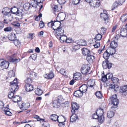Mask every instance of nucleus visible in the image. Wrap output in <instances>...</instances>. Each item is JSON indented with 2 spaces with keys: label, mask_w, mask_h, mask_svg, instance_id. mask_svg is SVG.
I'll list each match as a JSON object with an SVG mask.
<instances>
[{
  "label": "nucleus",
  "mask_w": 127,
  "mask_h": 127,
  "mask_svg": "<svg viewBox=\"0 0 127 127\" xmlns=\"http://www.w3.org/2000/svg\"><path fill=\"white\" fill-rule=\"evenodd\" d=\"M89 66V64L83 65L81 70L82 73L86 75L90 74V73L89 72L90 68Z\"/></svg>",
  "instance_id": "1"
},
{
  "label": "nucleus",
  "mask_w": 127,
  "mask_h": 127,
  "mask_svg": "<svg viewBox=\"0 0 127 127\" xmlns=\"http://www.w3.org/2000/svg\"><path fill=\"white\" fill-rule=\"evenodd\" d=\"M117 95L116 94L113 95L110 97L112 103L114 105H117L119 103V101L117 98Z\"/></svg>",
  "instance_id": "2"
},
{
  "label": "nucleus",
  "mask_w": 127,
  "mask_h": 127,
  "mask_svg": "<svg viewBox=\"0 0 127 127\" xmlns=\"http://www.w3.org/2000/svg\"><path fill=\"white\" fill-rule=\"evenodd\" d=\"M112 63L109 62L108 60H105L103 62L102 65L103 68L110 69L112 67Z\"/></svg>",
  "instance_id": "3"
},
{
  "label": "nucleus",
  "mask_w": 127,
  "mask_h": 127,
  "mask_svg": "<svg viewBox=\"0 0 127 127\" xmlns=\"http://www.w3.org/2000/svg\"><path fill=\"white\" fill-rule=\"evenodd\" d=\"M12 8H11L10 10L9 8L7 7H5L3 9L2 11V13L4 15L7 16L9 15L8 17L11 16L10 13L11 12L12 13L13 12L12 11Z\"/></svg>",
  "instance_id": "4"
},
{
  "label": "nucleus",
  "mask_w": 127,
  "mask_h": 127,
  "mask_svg": "<svg viewBox=\"0 0 127 127\" xmlns=\"http://www.w3.org/2000/svg\"><path fill=\"white\" fill-rule=\"evenodd\" d=\"M79 108V106L76 103L74 102L73 103H72L71 107L72 113H75L76 111V110H77Z\"/></svg>",
  "instance_id": "5"
},
{
  "label": "nucleus",
  "mask_w": 127,
  "mask_h": 127,
  "mask_svg": "<svg viewBox=\"0 0 127 127\" xmlns=\"http://www.w3.org/2000/svg\"><path fill=\"white\" fill-rule=\"evenodd\" d=\"M125 26H122L120 30V34L123 37H126L127 36V29L125 28Z\"/></svg>",
  "instance_id": "6"
},
{
  "label": "nucleus",
  "mask_w": 127,
  "mask_h": 127,
  "mask_svg": "<svg viewBox=\"0 0 127 127\" xmlns=\"http://www.w3.org/2000/svg\"><path fill=\"white\" fill-rule=\"evenodd\" d=\"M127 91V85H125L123 86L120 87V92L121 94L123 96H126L127 95L126 92Z\"/></svg>",
  "instance_id": "7"
},
{
  "label": "nucleus",
  "mask_w": 127,
  "mask_h": 127,
  "mask_svg": "<svg viewBox=\"0 0 127 127\" xmlns=\"http://www.w3.org/2000/svg\"><path fill=\"white\" fill-rule=\"evenodd\" d=\"M14 9L16 10V12H12L13 14H16V15H17L19 16H21V18L22 17L23 13H22V12L23 11L22 9H18L16 7H14Z\"/></svg>",
  "instance_id": "8"
},
{
  "label": "nucleus",
  "mask_w": 127,
  "mask_h": 127,
  "mask_svg": "<svg viewBox=\"0 0 127 127\" xmlns=\"http://www.w3.org/2000/svg\"><path fill=\"white\" fill-rule=\"evenodd\" d=\"M95 59V56L91 55V54L87 56L86 58V60L89 64L92 63L94 62Z\"/></svg>",
  "instance_id": "9"
},
{
  "label": "nucleus",
  "mask_w": 127,
  "mask_h": 127,
  "mask_svg": "<svg viewBox=\"0 0 127 127\" xmlns=\"http://www.w3.org/2000/svg\"><path fill=\"white\" fill-rule=\"evenodd\" d=\"M25 88L26 91L27 92L32 91L33 89V86L29 83H27L25 85Z\"/></svg>",
  "instance_id": "10"
},
{
  "label": "nucleus",
  "mask_w": 127,
  "mask_h": 127,
  "mask_svg": "<svg viewBox=\"0 0 127 127\" xmlns=\"http://www.w3.org/2000/svg\"><path fill=\"white\" fill-rule=\"evenodd\" d=\"M57 29H58L56 32L57 36H59L63 35L64 32V31L63 28L62 27H60L59 28H57Z\"/></svg>",
  "instance_id": "11"
},
{
  "label": "nucleus",
  "mask_w": 127,
  "mask_h": 127,
  "mask_svg": "<svg viewBox=\"0 0 127 127\" xmlns=\"http://www.w3.org/2000/svg\"><path fill=\"white\" fill-rule=\"evenodd\" d=\"M66 16V14L65 13L61 12L58 14L57 18L58 17H59L60 19V21L61 22L63 21L64 20Z\"/></svg>",
  "instance_id": "12"
},
{
  "label": "nucleus",
  "mask_w": 127,
  "mask_h": 127,
  "mask_svg": "<svg viewBox=\"0 0 127 127\" xmlns=\"http://www.w3.org/2000/svg\"><path fill=\"white\" fill-rule=\"evenodd\" d=\"M83 94V93L79 90V89L75 91L73 93L74 96L78 97H81Z\"/></svg>",
  "instance_id": "13"
},
{
  "label": "nucleus",
  "mask_w": 127,
  "mask_h": 127,
  "mask_svg": "<svg viewBox=\"0 0 127 127\" xmlns=\"http://www.w3.org/2000/svg\"><path fill=\"white\" fill-rule=\"evenodd\" d=\"M77 44L80 46H86L87 45V42L85 40L83 39H80L76 41Z\"/></svg>",
  "instance_id": "14"
},
{
  "label": "nucleus",
  "mask_w": 127,
  "mask_h": 127,
  "mask_svg": "<svg viewBox=\"0 0 127 127\" xmlns=\"http://www.w3.org/2000/svg\"><path fill=\"white\" fill-rule=\"evenodd\" d=\"M88 86L86 84H83L79 88V90L83 93L86 92Z\"/></svg>",
  "instance_id": "15"
},
{
  "label": "nucleus",
  "mask_w": 127,
  "mask_h": 127,
  "mask_svg": "<svg viewBox=\"0 0 127 127\" xmlns=\"http://www.w3.org/2000/svg\"><path fill=\"white\" fill-rule=\"evenodd\" d=\"M72 114V115L70 118V121L71 122H75L76 120L77 119H78V116L75 113Z\"/></svg>",
  "instance_id": "16"
},
{
  "label": "nucleus",
  "mask_w": 127,
  "mask_h": 127,
  "mask_svg": "<svg viewBox=\"0 0 127 127\" xmlns=\"http://www.w3.org/2000/svg\"><path fill=\"white\" fill-rule=\"evenodd\" d=\"M60 40L61 42H64V41L67 43H69L70 42L67 41V38L66 35H63L60 36Z\"/></svg>",
  "instance_id": "17"
},
{
  "label": "nucleus",
  "mask_w": 127,
  "mask_h": 127,
  "mask_svg": "<svg viewBox=\"0 0 127 127\" xmlns=\"http://www.w3.org/2000/svg\"><path fill=\"white\" fill-rule=\"evenodd\" d=\"M82 52L83 55L85 56H88L91 54L90 50L86 48H83L82 50Z\"/></svg>",
  "instance_id": "18"
},
{
  "label": "nucleus",
  "mask_w": 127,
  "mask_h": 127,
  "mask_svg": "<svg viewBox=\"0 0 127 127\" xmlns=\"http://www.w3.org/2000/svg\"><path fill=\"white\" fill-rule=\"evenodd\" d=\"M50 118L51 120L55 122H58L59 121V116L56 114L51 115L50 116Z\"/></svg>",
  "instance_id": "19"
},
{
  "label": "nucleus",
  "mask_w": 127,
  "mask_h": 127,
  "mask_svg": "<svg viewBox=\"0 0 127 127\" xmlns=\"http://www.w3.org/2000/svg\"><path fill=\"white\" fill-rule=\"evenodd\" d=\"M16 38V34L14 33H12L8 35V39L10 40L14 41Z\"/></svg>",
  "instance_id": "20"
},
{
  "label": "nucleus",
  "mask_w": 127,
  "mask_h": 127,
  "mask_svg": "<svg viewBox=\"0 0 127 127\" xmlns=\"http://www.w3.org/2000/svg\"><path fill=\"white\" fill-rule=\"evenodd\" d=\"M20 60V59H14L13 58V56L10 57L9 59V61L11 62H14L15 64L19 62Z\"/></svg>",
  "instance_id": "21"
},
{
  "label": "nucleus",
  "mask_w": 127,
  "mask_h": 127,
  "mask_svg": "<svg viewBox=\"0 0 127 127\" xmlns=\"http://www.w3.org/2000/svg\"><path fill=\"white\" fill-rule=\"evenodd\" d=\"M110 55L108 53V51L107 50H106L103 54V57L106 60H108L109 57Z\"/></svg>",
  "instance_id": "22"
},
{
  "label": "nucleus",
  "mask_w": 127,
  "mask_h": 127,
  "mask_svg": "<svg viewBox=\"0 0 127 127\" xmlns=\"http://www.w3.org/2000/svg\"><path fill=\"white\" fill-rule=\"evenodd\" d=\"M53 107L54 108H57L60 106V103L57 101V100H54L53 102Z\"/></svg>",
  "instance_id": "23"
},
{
  "label": "nucleus",
  "mask_w": 127,
  "mask_h": 127,
  "mask_svg": "<svg viewBox=\"0 0 127 127\" xmlns=\"http://www.w3.org/2000/svg\"><path fill=\"white\" fill-rule=\"evenodd\" d=\"M81 74L80 73H75L73 75V78L75 80H79L81 78Z\"/></svg>",
  "instance_id": "24"
},
{
  "label": "nucleus",
  "mask_w": 127,
  "mask_h": 127,
  "mask_svg": "<svg viewBox=\"0 0 127 127\" xmlns=\"http://www.w3.org/2000/svg\"><path fill=\"white\" fill-rule=\"evenodd\" d=\"M3 65H2L1 67L3 69H7L9 65V63L7 61H4Z\"/></svg>",
  "instance_id": "25"
},
{
  "label": "nucleus",
  "mask_w": 127,
  "mask_h": 127,
  "mask_svg": "<svg viewBox=\"0 0 127 127\" xmlns=\"http://www.w3.org/2000/svg\"><path fill=\"white\" fill-rule=\"evenodd\" d=\"M59 120L60 121L59 122H64L66 120V118L64 116L62 115H61L59 116Z\"/></svg>",
  "instance_id": "26"
},
{
  "label": "nucleus",
  "mask_w": 127,
  "mask_h": 127,
  "mask_svg": "<svg viewBox=\"0 0 127 127\" xmlns=\"http://www.w3.org/2000/svg\"><path fill=\"white\" fill-rule=\"evenodd\" d=\"M95 113L99 117L100 116L103 115V110L101 108H99V109H97Z\"/></svg>",
  "instance_id": "27"
},
{
  "label": "nucleus",
  "mask_w": 127,
  "mask_h": 127,
  "mask_svg": "<svg viewBox=\"0 0 127 127\" xmlns=\"http://www.w3.org/2000/svg\"><path fill=\"white\" fill-rule=\"evenodd\" d=\"M108 53L110 55H113L115 53L116 51L115 49H114L112 48H111V49H108L107 50Z\"/></svg>",
  "instance_id": "28"
},
{
  "label": "nucleus",
  "mask_w": 127,
  "mask_h": 127,
  "mask_svg": "<svg viewBox=\"0 0 127 127\" xmlns=\"http://www.w3.org/2000/svg\"><path fill=\"white\" fill-rule=\"evenodd\" d=\"M110 45L111 48L115 49L117 47L118 45L117 43L113 40L111 41Z\"/></svg>",
  "instance_id": "29"
},
{
  "label": "nucleus",
  "mask_w": 127,
  "mask_h": 127,
  "mask_svg": "<svg viewBox=\"0 0 127 127\" xmlns=\"http://www.w3.org/2000/svg\"><path fill=\"white\" fill-rule=\"evenodd\" d=\"M11 86V88L10 89V91L11 90L12 91L15 92L17 90V89L18 87V85H14L12 84H10Z\"/></svg>",
  "instance_id": "30"
},
{
  "label": "nucleus",
  "mask_w": 127,
  "mask_h": 127,
  "mask_svg": "<svg viewBox=\"0 0 127 127\" xmlns=\"http://www.w3.org/2000/svg\"><path fill=\"white\" fill-rule=\"evenodd\" d=\"M95 83V81L93 80V81L89 80L87 82V86L88 87H92Z\"/></svg>",
  "instance_id": "31"
},
{
  "label": "nucleus",
  "mask_w": 127,
  "mask_h": 127,
  "mask_svg": "<svg viewBox=\"0 0 127 127\" xmlns=\"http://www.w3.org/2000/svg\"><path fill=\"white\" fill-rule=\"evenodd\" d=\"M15 68L14 67L12 70L10 71L8 73V75L10 77H13L15 76Z\"/></svg>",
  "instance_id": "32"
},
{
  "label": "nucleus",
  "mask_w": 127,
  "mask_h": 127,
  "mask_svg": "<svg viewBox=\"0 0 127 127\" xmlns=\"http://www.w3.org/2000/svg\"><path fill=\"white\" fill-rule=\"evenodd\" d=\"M127 14H125L122 15L120 18V20L122 22H125L127 19Z\"/></svg>",
  "instance_id": "33"
},
{
  "label": "nucleus",
  "mask_w": 127,
  "mask_h": 127,
  "mask_svg": "<svg viewBox=\"0 0 127 127\" xmlns=\"http://www.w3.org/2000/svg\"><path fill=\"white\" fill-rule=\"evenodd\" d=\"M100 17L103 20L109 18L107 14L105 13H101Z\"/></svg>",
  "instance_id": "34"
},
{
  "label": "nucleus",
  "mask_w": 127,
  "mask_h": 127,
  "mask_svg": "<svg viewBox=\"0 0 127 127\" xmlns=\"http://www.w3.org/2000/svg\"><path fill=\"white\" fill-rule=\"evenodd\" d=\"M36 3L34 4H33L32 5V7H36L37 5H38V4L40 3H42L44 0H36Z\"/></svg>",
  "instance_id": "35"
},
{
  "label": "nucleus",
  "mask_w": 127,
  "mask_h": 127,
  "mask_svg": "<svg viewBox=\"0 0 127 127\" xmlns=\"http://www.w3.org/2000/svg\"><path fill=\"white\" fill-rule=\"evenodd\" d=\"M30 7V4L28 3H25L23 5V7L26 10L29 9Z\"/></svg>",
  "instance_id": "36"
},
{
  "label": "nucleus",
  "mask_w": 127,
  "mask_h": 127,
  "mask_svg": "<svg viewBox=\"0 0 127 127\" xmlns=\"http://www.w3.org/2000/svg\"><path fill=\"white\" fill-rule=\"evenodd\" d=\"M114 114V112L113 111H110L108 112L107 116L109 118H111L113 116Z\"/></svg>",
  "instance_id": "37"
},
{
  "label": "nucleus",
  "mask_w": 127,
  "mask_h": 127,
  "mask_svg": "<svg viewBox=\"0 0 127 127\" xmlns=\"http://www.w3.org/2000/svg\"><path fill=\"white\" fill-rule=\"evenodd\" d=\"M56 21L55 20L54 21V24H55L56 23V25H54V26L55 27H57V26H58V27H59V28L60 27V26L61 25V21H58L57 20V18H56Z\"/></svg>",
  "instance_id": "38"
},
{
  "label": "nucleus",
  "mask_w": 127,
  "mask_h": 127,
  "mask_svg": "<svg viewBox=\"0 0 127 127\" xmlns=\"http://www.w3.org/2000/svg\"><path fill=\"white\" fill-rule=\"evenodd\" d=\"M111 80L114 84H115V85L118 83L119 79L117 78L114 77L111 78Z\"/></svg>",
  "instance_id": "39"
},
{
  "label": "nucleus",
  "mask_w": 127,
  "mask_h": 127,
  "mask_svg": "<svg viewBox=\"0 0 127 127\" xmlns=\"http://www.w3.org/2000/svg\"><path fill=\"white\" fill-rule=\"evenodd\" d=\"M42 91L40 89H37L35 91V93L36 95L40 96L42 93Z\"/></svg>",
  "instance_id": "40"
},
{
  "label": "nucleus",
  "mask_w": 127,
  "mask_h": 127,
  "mask_svg": "<svg viewBox=\"0 0 127 127\" xmlns=\"http://www.w3.org/2000/svg\"><path fill=\"white\" fill-rule=\"evenodd\" d=\"M95 95L96 97L99 98H102V95L101 92L100 91H98L95 93Z\"/></svg>",
  "instance_id": "41"
},
{
  "label": "nucleus",
  "mask_w": 127,
  "mask_h": 127,
  "mask_svg": "<svg viewBox=\"0 0 127 127\" xmlns=\"http://www.w3.org/2000/svg\"><path fill=\"white\" fill-rule=\"evenodd\" d=\"M34 118L37 119V121H40V122H43L45 120L44 119H42L40 118L39 116L37 115H35L33 117Z\"/></svg>",
  "instance_id": "42"
},
{
  "label": "nucleus",
  "mask_w": 127,
  "mask_h": 127,
  "mask_svg": "<svg viewBox=\"0 0 127 127\" xmlns=\"http://www.w3.org/2000/svg\"><path fill=\"white\" fill-rule=\"evenodd\" d=\"M118 5V3L117 2V1H115L113 3L112 6L111 10H114L115 8H117Z\"/></svg>",
  "instance_id": "43"
},
{
  "label": "nucleus",
  "mask_w": 127,
  "mask_h": 127,
  "mask_svg": "<svg viewBox=\"0 0 127 127\" xmlns=\"http://www.w3.org/2000/svg\"><path fill=\"white\" fill-rule=\"evenodd\" d=\"M14 92H13L11 90V91L9 93L8 96V97L9 98L11 99L13 97L14 95Z\"/></svg>",
  "instance_id": "44"
},
{
  "label": "nucleus",
  "mask_w": 127,
  "mask_h": 127,
  "mask_svg": "<svg viewBox=\"0 0 127 127\" xmlns=\"http://www.w3.org/2000/svg\"><path fill=\"white\" fill-rule=\"evenodd\" d=\"M102 37V35L99 33L97 34L95 36V39L96 40H100Z\"/></svg>",
  "instance_id": "45"
},
{
  "label": "nucleus",
  "mask_w": 127,
  "mask_h": 127,
  "mask_svg": "<svg viewBox=\"0 0 127 127\" xmlns=\"http://www.w3.org/2000/svg\"><path fill=\"white\" fill-rule=\"evenodd\" d=\"M109 87L112 89H114V90L116 91L117 88H119V86H115V84H109Z\"/></svg>",
  "instance_id": "46"
},
{
  "label": "nucleus",
  "mask_w": 127,
  "mask_h": 127,
  "mask_svg": "<svg viewBox=\"0 0 127 127\" xmlns=\"http://www.w3.org/2000/svg\"><path fill=\"white\" fill-rule=\"evenodd\" d=\"M80 48V46L79 45L77 44V45H75L72 47V51H75L78 50Z\"/></svg>",
  "instance_id": "47"
},
{
  "label": "nucleus",
  "mask_w": 127,
  "mask_h": 127,
  "mask_svg": "<svg viewBox=\"0 0 127 127\" xmlns=\"http://www.w3.org/2000/svg\"><path fill=\"white\" fill-rule=\"evenodd\" d=\"M63 89L65 92L68 93H69L71 90V88H68L66 87L63 88Z\"/></svg>",
  "instance_id": "48"
},
{
  "label": "nucleus",
  "mask_w": 127,
  "mask_h": 127,
  "mask_svg": "<svg viewBox=\"0 0 127 127\" xmlns=\"http://www.w3.org/2000/svg\"><path fill=\"white\" fill-rule=\"evenodd\" d=\"M13 98H16L17 100V103H18L20 102L22 99V97L21 96H19L18 95H15L13 96Z\"/></svg>",
  "instance_id": "49"
},
{
  "label": "nucleus",
  "mask_w": 127,
  "mask_h": 127,
  "mask_svg": "<svg viewBox=\"0 0 127 127\" xmlns=\"http://www.w3.org/2000/svg\"><path fill=\"white\" fill-rule=\"evenodd\" d=\"M49 79H50L52 78L54 76V74L53 72L51 71L49 74H48Z\"/></svg>",
  "instance_id": "50"
},
{
  "label": "nucleus",
  "mask_w": 127,
  "mask_h": 127,
  "mask_svg": "<svg viewBox=\"0 0 127 127\" xmlns=\"http://www.w3.org/2000/svg\"><path fill=\"white\" fill-rule=\"evenodd\" d=\"M103 115L100 116L97 119L98 121L100 123H102L103 122Z\"/></svg>",
  "instance_id": "51"
},
{
  "label": "nucleus",
  "mask_w": 127,
  "mask_h": 127,
  "mask_svg": "<svg viewBox=\"0 0 127 127\" xmlns=\"http://www.w3.org/2000/svg\"><path fill=\"white\" fill-rule=\"evenodd\" d=\"M18 83L17 79V78H15L13 82H10V84H13L14 85H18Z\"/></svg>",
  "instance_id": "52"
},
{
  "label": "nucleus",
  "mask_w": 127,
  "mask_h": 127,
  "mask_svg": "<svg viewBox=\"0 0 127 127\" xmlns=\"http://www.w3.org/2000/svg\"><path fill=\"white\" fill-rule=\"evenodd\" d=\"M4 23L7 24V22H1L0 21V30L2 29L4 27Z\"/></svg>",
  "instance_id": "53"
},
{
  "label": "nucleus",
  "mask_w": 127,
  "mask_h": 127,
  "mask_svg": "<svg viewBox=\"0 0 127 127\" xmlns=\"http://www.w3.org/2000/svg\"><path fill=\"white\" fill-rule=\"evenodd\" d=\"M64 100L63 97L62 95L59 96L57 97V101H58L60 103L62 101Z\"/></svg>",
  "instance_id": "54"
},
{
  "label": "nucleus",
  "mask_w": 127,
  "mask_h": 127,
  "mask_svg": "<svg viewBox=\"0 0 127 127\" xmlns=\"http://www.w3.org/2000/svg\"><path fill=\"white\" fill-rule=\"evenodd\" d=\"M108 79L107 78L106 75H104L102 77L101 80L103 82H105Z\"/></svg>",
  "instance_id": "55"
},
{
  "label": "nucleus",
  "mask_w": 127,
  "mask_h": 127,
  "mask_svg": "<svg viewBox=\"0 0 127 127\" xmlns=\"http://www.w3.org/2000/svg\"><path fill=\"white\" fill-rule=\"evenodd\" d=\"M104 24L106 25H107V26L109 25L110 24V22H109V17L107 19L104 20Z\"/></svg>",
  "instance_id": "56"
},
{
  "label": "nucleus",
  "mask_w": 127,
  "mask_h": 127,
  "mask_svg": "<svg viewBox=\"0 0 127 127\" xmlns=\"http://www.w3.org/2000/svg\"><path fill=\"white\" fill-rule=\"evenodd\" d=\"M28 76L33 80L35 78L36 75H35L34 74L33 75V73H32V74H29Z\"/></svg>",
  "instance_id": "57"
},
{
  "label": "nucleus",
  "mask_w": 127,
  "mask_h": 127,
  "mask_svg": "<svg viewBox=\"0 0 127 127\" xmlns=\"http://www.w3.org/2000/svg\"><path fill=\"white\" fill-rule=\"evenodd\" d=\"M117 105H113L111 106V111H113V112L116 111L117 109Z\"/></svg>",
  "instance_id": "58"
},
{
  "label": "nucleus",
  "mask_w": 127,
  "mask_h": 127,
  "mask_svg": "<svg viewBox=\"0 0 127 127\" xmlns=\"http://www.w3.org/2000/svg\"><path fill=\"white\" fill-rule=\"evenodd\" d=\"M69 101H65L64 103H62V104H63V106L64 107H67L69 106Z\"/></svg>",
  "instance_id": "59"
},
{
  "label": "nucleus",
  "mask_w": 127,
  "mask_h": 127,
  "mask_svg": "<svg viewBox=\"0 0 127 127\" xmlns=\"http://www.w3.org/2000/svg\"><path fill=\"white\" fill-rule=\"evenodd\" d=\"M53 22L52 20L51 22L48 23L47 24L48 26L49 27H52V26H54V25H56L57 24L56 23L54 24L53 23Z\"/></svg>",
  "instance_id": "60"
},
{
  "label": "nucleus",
  "mask_w": 127,
  "mask_h": 127,
  "mask_svg": "<svg viewBox=\"0 0 127 127\" xmlns=\"http://www.w3.org/2000/svg\"><path fill=\"white\" fill-rule=\"evenodd\" d=\"M32 80H33L32 79L28 76L26 80H25V82L27 83H32Z\"/></svg>",
  "instance_id": "61"
},
{
  "label": "nucleus",
  "mask_w": 127,
  "mask_h": 127,
  "mask_svg": "<svg viewBox=\"0 0 127 127\" xmlns=\"http://www.w3.org/2000/svg\"><path fill=\"white\" fill-rule=\"evenodd\" d=\"M80 0H72V3L74 5H77L80 3Z\"/></svg>",
  "instance_id": "62"
},
{
  "label": "nucleus",
  "mask_w": 127,
  "mask_h": 127,
  "mask_svg": "<svg viewBox=\"0 0 127 127\" xmlns=\"http://www.w3.org/2000/svg\"><path fill=\"white\" fill-rule=\"evenodd\" d=\"M92 118L94 119H97L99 117V116H98L96 113H94L92 115Z\"/></svg>",
  "instance_id": "63"
},
{
  "label": "nucleus",
  "mask_w": 127,
  "mask_h": 127,
  "mask_svg": "<svg viewBox=\"0 0 127 127\" xmlns=\"http://www.w3.org/2000/svg\"><path fill=\"white\" fill-rule=\"evenodd\" d=\"M12 30V28L10 27H6L4 29V30L5 32H9Z\"/></svg>",
  "instance_id": "64"
}]
</instances>
